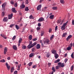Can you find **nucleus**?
<instances>
[{
  "label": "nucleus",
  "mask_w": 74,
  "mask_h": 74,
  "mask_svg": "<svg viewBox=\"0 0 74 74\" xmlns=\"http://www.w3.org/2000/svg\"><path fill=\"white\" fill-rule=\"evenodd\" d=\"M36 44H37V42H35L34 43L31 44V46L30 45H29L27 47V48L29 49H30V48H33V47H34V46L35 45H36Z\"/></svg>",
  "instance_id": "1"
},
{
  "label": "nucleus",
  "mask_w": 74,
  "mask_h": 74,
  "mask_svg": "<svg viewBox=\"0 0 74 74\" xmlns=\"http://www.w3.org/2000/svg\"><path fill=\"white\" fill-rule=\"evenodd\" d=\"M67 23H68V21H67L66 23H64V24L62 25L61 27V29L62 30H65V29H66L65 27H66V26L67 25Z\"/></svg>",
  "instance_id": "2"
},
{
  "label": "nucleus",
  "mask_w": 74,
  "mask_h": 74,
  "mask_svg": "<svg viewBox=\"0 0 74 74\" xmlns=\"http://www.w3.org/2000/svg\"><path fill=\"white\" fill-rule=\"evenodd\" d=\"M58 65L60 66V68L64 67V63H62L59 62L58 63Z\"/></svg>",
  "instance_id": "3"
},
{
  "label": "nucleus",
  "mask_w": 74,
  "mask_h": 74,
  "mask_svg": "<svg viewBox=\"0 0 74 74\" xmlns=\"http://www.w3.org/2000/svg\"><path fill=\"white\" fill-rule=\"evenodd\" d=\"M44 40H43V41H44V43L45 44L46 42L47 44H48V43L49 42V40L48 39L45 38Z\"/></svg>",
  "instance_id": "4"
},
{
  "label": "nucleus",
  "mask_w": 74,
  "mask_h": 74,
  "mask_svg": "<svg viewBox=\"0 0 74 74\" xmlns=\"http://www.w3.org/2000/svg\"><path fill=\"white\" fill-rule=\"evenodd\" d=\"M5 65L8 69V70H10V66L8 65V64L7 62H6Z\"/></svg>",
  "instance_id": "5"
},
{
  "label": "nucleus",
  "mask_w": 74,
  "mask_h": 74,
  "mask_svg": "<svg viewBox=\"0 0 74 74\" xmlns=\"http://www.w3.org/2000/svg\"><path fill=\"white\" fill-rule=\"evenodd\" d=\"M13 16V14L11 13L10 15H9L8 16V18L9 19H11Z\"/></svg>",
  "instance_id": "6"
},
{
  "label": "nucleus",
  "mask_w": 74,
  "mask_h": 74,
  "mask_svg": "<svg viewBox=\"0 0 74 74\" xmlns=\"http://www.w3.org/2000/svg\"><path fill=\"white\" fill-rule=\"evenodd\" d=\"M44 21V18L42 17H41L39 18L38 20V22H42V21Z\"/></svg>",
  "instance_id": "7"
},
{
  "label": "nucleus",
  "mask_w": 74,
  "mask_h": 74,
  "mask_svg": "<svg viewBox=\"0 0 74 74\" xmlns=\"http://www.w3.org/2000/svg\"><path fill=\"white\" fill-rule=\"evenodd\" d=\"M25 5L23 4H22L20 6V9H23V8H25Z\"/></svg>",
  "instance_id": "8"
},
{
  "label": "nucleus",
  "mask_w": 74,
  "mask_h": 74,
  "mask_svg": "<svg viewBox=\"0 0 74 74\" xmlns=\"http://www.w3.org/2000/svg\"><path fill=\"white\" fill-rule=\"evenodd\" d=\"M3 22H7L8 21V18L7 17H4L3 19Z\"/></svg>",
  "instance_id": "9"
},
{
  "label": "nucleus",
  "mask_w": 74,
  "mask_h": 74,
  "mask_svg": "<svg viewBox=\"0 0 74 74\" xmlns=\"http://www.w3.org/2000/svg\"><path fill=\"white\" fill-rule=\"evenodd\" d=\"M34 53H30L29 55V58H32V57L34 56Z\"/></svg>",
  "instance_id": "10"
},
{
  "label": "nucleus",
  "mask_w": 74,
  "mask_h": 74,
  "mask_svg": "<svg viewBox=\"0 0 74 74\" xmlns=\"http://www.w3.org/2000/svg\"><path fill=\"white\" fill-rule=\"evenodd\" d=\"M72 37V35H69L67 38H66V41H69V40L70 39V38H71Z\"/></svg>",
  "instance_id": "11"
},
{
  "label": "nucleus",
  "mask_w": 74,
  "mask_h": 74,
  "mask_svg": "<svg viewBox=\"0 0 74 74\" xmlns=\"http://www.w3.org/2000/svg\"><path fill=\"white\" fill-rule=\"evenodd\" d=\"M12 11L13 12H14V13H16L17 12L16 10L15 9V8H12Z\"/></svg>",
  "instance_id": "12"
},
{
  "label": "nucleus",
  "mask_w": 74,
  "mask_h": 74,
  "mask_svg": "<svg viewBox=\"0 0 74 74\" xmlns=\"http://www.w3.org/2000/svg\"><path fill=\"white\" fill-rule=\"evenodd\" d=\"M41 8V5H39L37 7V10L38 11L40 10V9Z\"/></svg>",
  "instance_id": "13"
},
{
  "label": "nucleus",
  "mask_w": 74,
  "mask_h": 74,
  "mask_svg": "<svg viewBox=\"0 0 74 74\" xmlns=\"http://www.w3.org/2000/svg\"><path fill=\"white\" fill-rule=\"evenodd\" d=\"M7 52V47H5L4 48V55H5L6 54V52Z\"/></svg>",
  "instance_id": "14"
},
{
  "label": "nucleus",
  "mask_w": 74,
  "mask_h": 74,
  "mask_svg": "<svg viewBox=\"0 0 74 74\" xmlns=\"http://www.w3.org/2000/svg\"><path fill=\"white\" fill-rule=\"evenodd\" d=\"M36 49H40V45L39 44H37L36 45Z\"/></svg>",
  "instance_id": "15"
},
{
  "label": "nucleus",
  "mask_w": 74,
  "mask_h": 74,
  "mask_svg": "<svg viewBox=\"0 0 74 74\" xmlns=\"http://www.w3.org/2000/svg\"><path fill=\"white\" fill-rule=\"evenodd\" d=\"M13 48L14 49V50H17V47H16V46L14 45L13 46Z\"/></svg>",
  "instance_id": "16"
},
{
  "label": "nucleus",
  "mask_w": 74,
  "mask_h": 74,
  "mask_svg": "<svg viewBox=\"0 0 74 74\" xmlns=\"http://www.w3.org/2000/svg\"><path fill=\"white\" fill-rule=\"evenodd\" d=\"M67 33H64L62 36V37H65L67 36Z\"/></svg>",
  "instance_id": "17"
},
{
  "label": "nucleus",
  "mask_w": 74,
  "mask_h": 74,
  "mask_svg": "<svg viewBox=\"0 0 74 74\" xmlns=\"http://www.w3.org/2000/svg\"><path fill=\"white\" fill-rule=\"evenodd\" d=\"M51 52L53 54H56V51L55 50H52L51 51Z\"/></svg>",
  "instance_id": "18"
},
{
  "label": "nucleus",
  "mask_w": 74,
  "mask_h": 74,
  "mask_svg": "<svg viewBox=\"0 0 74 74\" xmlns=\"http://www.w3.org/2000/svg\"><path fill=\"white\" fill-rule=\"evenodd\" d=\"M49 18L50 19H53L54 18V15H52L50 16Z\"/></svg>",
  "instance_id": "19"
},
{
  "label": "nucleus",
  "mask_w": 74,
  "mask_h": 74,
  "mask_svg": "<svg viewBox=\"0 0 74 74\" xmlns=\"http://www.w3.org/2000/svg\"><path fill=\"white\" fill-rule=\"evenodd\" d=\"M14 71V68L12 67L10 70V71L11 73H13Z\"/></svg>",
  "instance_id": "20"
},
{
  "label": "nucleus",
  "mask_w": 74,
  "mask_h": 74,
  "mask_svg": "<svg viewBox=\"0 0 74 74\" xmlns=\"http://www.w3.org/2000/svg\"><path fill=\"white\" fill-rule=\"evenodd\" d=\"M22 41V39L21 38H20L19 40L18 41V44H21V42Z\"/></svg>",
  "instance_id": "21"
},
{
  "label": "nucleus",
  "mask_w": 74,
  "mask_h": 74,
  "mask_svg": "<svg viewBox=\"0 0 74 74\" xmlns=\"http://www.w3.org/2000/svg\"><path fill=\"white\" fill-rule=\"evenodd\" d=\"M55 56L56 59H58V57H59V55H58V54H55Z\"/></svg>",
  "instance_id": "22"
},
{
  "label": "nucleus",
  "mask_w": 74,
  "mask_h": 74,
  "mask_svg": "<svg viewBox=\"0 0 74 74\" xmlns=\"http://www.w3.org/2000/svg\"><path fill=\"white\" fill-rule=\"evenodd\" d=\"M52 9L53 10H58V8H57V7H53L52 8Z\"/></svg>",
  "instance_id": "23"
},
{
  "label": "nucleus",
  "mask_w": 74,
  "mask_h": 74,
  "mask_svg": "<svg viewBox=\"0 0 74 74\" xmlns=\"http://www.w3.org/2000/svg\"><path fill=\"white\" fill-rule=\"evenodd\" d=\"M29 40H32V35H30L29 36Z\"/></svg>",
  "instance_id": "24"
},
{
  "label": "nucleus",
  "mask_w": 74,
  "mask_h": 74,
  "mask_svg": "<svg viewBox=\"0 0 74 74\" xmlns=\"http://www.w3.org/2000/svg\"><path fill=\"white\" fill-rule=\"evenodd\" d=\"M60 59H58L57 60H56L54 61V63H58V62H59L60 61Z\"/></svg>",
  "instance_id": "25"
},
{
  "label": "nucleus",
  "mask_w": 74,
  "mask_h": 74,
  "mask_svg": "<svg viewBox=\"0 0 74 74\" xmlns=\"http://www.w3.org/2000/svg\"><path fill=\"white\" fill-rule=\"evenodd\" d=\"M67 49L68 51H70V50H71V47L69 46L67 48Z\"/></svg>",
  "instance_id": "26"
},
{
  "label": "nucleus",
  "mask_w": 74,
  "mask_h": 74,
  "mask_svg": "<svg viewBox=\"0 0 74 74\" xmlns=\"http://www.w3.org/2000/svg\"><path fill=\"white\" fill-rule=\"evenodd\" d=\"M74 69V65H72L71 67V71H73V69Z\"/></svg>",
  "instance_id": "27"
},
{
  "label": "nucleus",
  "mask_w": 74,
  "mask_h": 74,
  "mask_svg": "<svg viewBox=\"0 0 74 74\" xmlns=\"http://www.w3.org/2000/svg\"><path fill=\"white\" fill-rule=\"evenodd\" d=\"M15 27L16 28V29L17 30H18V29H19L20 28H19V27L17 25H15Z\"/></svg>",
  "instance_id": "28"
},
{
  "label": "nucleus",
  "mask_w": 74,
  "mask_h": 74,
  "mask_svg": "<svg viewBox=\"0 0 74 74\" xmlns=\"http://www.w3.org/2000/svg\"><path fill=\"white\" fill-rule=\"evenodd\" d=\"M4 15H5V12H2L1 14V16L3 17V16H4Z\"/></svg>",
  "instance_id": "29"
},
{
  "label": "nucleus",
  "mask_w": 74,
  "mask_h": 74,
  "mask_svg": "<svg viewBox=\"0 0 74 74\" xmlns=\"http://www.w3.org/2000/svg\"><path fill=\"white\" fill-rule=\"evenodd\" d=\"M60 68V66L58 65V66H57L56 67V70H59V69Z\"/></svg>",
  "instance_id": "30"
},
{
  "label": "nucleus",
  "mask_w": 74,
  "mask_h": 74,
  "mask_svg": "<svg viewBox=\"0 0 74 74\" xmlns=\"http://www.w3.org/2000/svg\"><path fill=\"white\" fill-rule=\"evenodd\" d=\"M60 2L62 4H64L65 2L64 0H60Z\"/></svg>",
  "instance_id": "31"
},
{
  "label": "nucleus",
  "mask_w": 74,
  "mask_h": 74,
  "mask_svg": "<svg viewBox=\"0 0 74 74\" xmlns=\"http://www.w3.org/2000/svg\"><path fill=\"white\" fill-rule=\"evenodd\" d=\"M26 46H25V45L23 46V47H22L23 49H26Z\"/></svg>",
  "instance_id": "32"
},
{
  "label": "nucleus",
  "mask_w": 74,
  "mask_h": 74,
  "mask_svg": "<svg viewBox=\"0 0 74 74\" xmlns=\"http://www.w3.org/2000/svg\"><path fill=\"white\" fill-rule=\"evenodd\" d=\"M16 38V36L15 35L13 37V38H12V40L14 41V40H15Z\"/></svg>",
  "instance_id": "33"
},
{
  "label": "nucleus",
  "mask_w": 74,
  "mask_h": 74,
  "mask_svg": "<svg viewBox=\"0 0 74 74\" xmlns=\"http://www.w3.org/2000/svg\"><path fill=\"white\" fill-rule=\"evenodd\" d=\"M44 31H42L41 32V36H43V35H44Z\"/></svg>",
  "instance_id": "34"
},
{
  "label": "nucleus",
  "mask_w": 74,
  "mask_h": 74,
  "mask_svg": "<svg viewBox=\"0 0 74 74\" xmlns=\"http://www.w3.org/2000/svg\"><path fill=\"white\" fill-rule=\"evenodd\" d=\"M52 70L53 71V72H55V68L54 67H52Z\"/></svg>",
  "instance_id": "35"
},
{
  "label": "nucleus",
  "mask_w": 74,
  "mask_h": 74,
  "mask_svg": "<svg viewBox=\"0 0 74 74\" xmlns=\"http://www.w3.org/2000/svg\"><path fill=\"white\" fill-rule=\"evenodd\" d=\"M29 10V8H28V7H26L25 9V11H28Z\"/></svg>",
  "instance_id": "36"
},
{
  "label": "nucleus",
  "mask_w": 74,
  "mask_h": 74,
  "mask_svg": "<svg viewBox=\"0 0 74 74\" xmlns=\"http://www.w3.org/2000/svg\"><path fill=\"white\" fill-rule=\"evenodd\" d=\"M32 64L33 62H30L29 64H28V65H29V66H31L32 65Z\"/></svg>",
  "instance_id": "37"
},
{
  "label": "nucleus",
  "mask_w": 74,
  "mask_h": 74,
  "mask_svg": "<svg viewBox=\"0 0 74 74\" xmlns=\"http://www.w3.org/2000/svg\"><path fill=\"white\" fill-rule=\"evenodd\" d=\"M53 37H54V35H51L50 38V40H52V38H53Z\"/></svg>",
  "instance_id": "38"
},
{
  "label": "nucleus",
  "mask_w": 74,
  "mask_h": 74,
  "mask_svg": "<svg viewBox=\"0 0 74 74\" xmlns=\"http://www.w3.org/2000/svg\"><path fill=\"white\" fill-rule=\"evenodd\" d=\"M29 19H34V18L33 17V16L32 15H31L29 17Z\"/></svg>",
  "instance_id": "39"
},
{
  "label": "nucleus",
  "mask_w": 74,
  "mask_h": 74,
  "mask_svg": "<svg viewBox=\"0 0 74 74\" xmlns=\"http://www.w3.org/2000/svg\"><path fill=\"white\" fill-rule=\"evenodd\" d=\"M41 29V28L40 27H38L36 28V30L37 31H38V30H40Z\"/></svg>",
  "instance_id": "40"
},
{
  "label": "nucleus",
  "mask_w": 74,
  "mask_h": 74,
  "mask_svg": "<svg viewBox=\"0 0 74 74\" xmlns=\"http://www.w3.org/2000/svg\"><path fill=\"white\" fill-rule=\"evenodd\" d=\"M14 6L15 7H17L18 6V3H15L14 4Z\"/></svg>",
  "instance_id": "41"
},
{
  "label": "nucleus",
  "mask_w": 74,
  "mask_h": 74,
  "mask_svg": "<svg viewBox=\"0 0 74 74\" xmlns=\"http://www.w3.org/2000/svg\"><path fill=\"white\" fill-rule=\"evenodd\" d=\"M10 3L11 4H14V2L13 0H11Z\"/></svg>",
  "instance_id": "42"
},
{
  "label": "nucleus",
  "mask_w": 74,
  "mask_h": 74,
  "mask_svg": "<svg viewBox=\"0 0 74 74\" xmlns=\"http://www.w3.org/2000/svg\"><path fill=\"white\" fill-rule=\"evenodd\" d=\"M69 46L71 48L73 47V43H71L69 45Z\"/></svg>",
  "instance_id": "43"
},
{
  "label": "nucleus",
  "mask_w": 74,
  "mask_h": 74,
  "mask_svg": "<svg viewBox=\"0 0 74 74\" xmlns=\"http://www.w3.org/2000/svg\"><path fill=\"white\" fill-rule=\"evenodd\" d=\"M25 3L26 4H29V1H28V0H26L25 1Z\"/></svg>",
  "instance_id": "44"
},
{
  "label": "nucleus",
  "mask_w": 74,
  "mask_h": 74,
  "mask_svg": "<svg viewBox=\"0 0 74 74\" xmlns=\"http://www.w3.org/2000/svg\"><path fill=\"white\" fill-rule=\"evenodd\" d=\"M71 58H72L73 59H74V54L73 53H72L71 55Z\"/></svg>",
  "instance_id": "45"
},
{
  "label": "nucleus",
  "mask_w": 74,
  "mask_h": 74,
  "mask_svg": "<svg viewBox=\"0 0 74 74\" xmlns=\"http://www.w3.org/2000/svg\"><path fill=\"white\" fill-rule=\"evenodd\" d=\"M0 62H5V60H4V59H3L1 60Z\"/></svg>",
  "instance_id": "46"
},
{
  "label": "nucleus",
  "mask_w": 74,
  "mask_h": 74,
  "mask_svg": "<svg viewBox=\"0 0 74 74\" xmlns=\"http://www.w3.org/2000/svg\"><path fill=\"white\" fill-rule=\"evenodd\" d=\"M35 50V48H33L32 49V52H34Z\"/></svg>",
  "instance_id": "47"
},
{
  "label": "nucleus",
  "mask_w": 74,
  "mask_h": 74,
  "mask_svg": "<svg viewBox=\"0 0 74 74\" xmlns=\"http://www.w3.org/2000/svg\"><path fill=\"white\" fill-rule=\"evenodd\" d=\"M0 35L1 37H3L4 38L5 37V35L4 34L2 35L1 34Z\"/></svg>",
  "instance_id": "48"
},
{
  "label": "nucleus",
  "mask_w": 74,
  "mask_h": 74,
  "mask_svg": "<svg viewBox=\"0 0 74 74\" xmlns=\"http://www.w3.org/2000/svg\"><path fill=\"white\" fill-rule=\"evenodd\" d=\"M33 40L34 41H36V40H37V38H35L33 39Z\"/></svg>",
  "instance_id": "49"
},
{
  "label": "nucleus",
  "mask_w": 74,
  "mask_h": 74,
  "mask_svg": "<svg viewBox=\"0 0 74 74\" xmlns=\"http://www.w3.org/2000/svg\"><path fill=\"white\" fill-rule=\"evenodd\" d=\"M37 66H36V65H35L32 66V68L34 69H35V68H36Z\"/></svg>",
  "instance_id": "50"
},
{
  "label": "nucleus",
  "mask_w": 74,
  "mask_h": 74,
  "mask_svg": "<svg viewBox=\"0 0 74 74\" xmlns=\"http://www.w3.org/2000/svg\"><path fill=\"white\" fill-rule=\"evenodd\" d=\"M67 60H68L67 58H66L64 60V62L65 63H66Z\"/></svg>",
  "instance_id": "51"
},
{
  "label": "nucleus",
  "mask_w": 74,
  "mask_h": 74,
  "mask_svg": "<svg viewBox=\"0 0 74 74\" xmlns=\"http://www.w3.org/2000/svg\"><path fill=\"white\" fill-rule=\"evenodd\" d=\"M14 24H11L10 25V27H12L13 26H14Z\"/></svg>",
  "instance_id": "52"
},
{
  "label": "nucleus",
  "mask_w": 74,
  "mask_h": 74,
  "mask_svg": "<svg viewBox=\"0 0 74 74\" xmlns=\"http://www.w3.org/2000/svg\"><path fill=\"white\" fill-rule=\"evenodd\" d=\"M57 30H58V26H56L55 28V31H56Z\"/></svg>",
  "instance_id": "53"
},
{
  "label": "nucleus",
  "mask_w": 74,
  "mask_h": 74,
  "mask_svg": "<svg viewBox=\"0 0 74 74\" xmlns=\"http://www.w3.org/2000/svg\"><path fill=\"white\" fill-rule=\"evenodd\" d=\"M48 64L49 65V67H50L51 66V63L49 62Z\"/></svg>",
  "instance_id": "54"
},
{
  "label": "nucleus",
  "mask_w": 74,
  "mask_h": 74,
  "mask_svg": "<svg viewBox=\"0 0 74 74\" xmlns=\"http://www.w3.org/2000/svg\"><path fill=\"white\" fill-rule=\"evenodd\" d=\"M14 74H17V73H18V71H14Z\"/></svg>",
  "instance_id": "55"
},
{
  "label": "nucleus",
  "mask_w": 74,
  "mask_h": 74,
  "mask_svg": "<svg viewBox=\"0 0 74 74\" xmlns=\"http://www.w3.org/2000/svg\"><path fill=\"white\" fill-rule=\"evenodd\" d=\"M57 23H60V20H58L57 21Z\"/></svg>",
  "instance_id": "56"
},
{
  "label": "nucleus",
  "mask_w": 74,
  "mask_h": 74,
  "mask_svg": "<svg viewBox=\"0 0 74 74\" xmlns=\"http://www.w3.org/2000/svg\"><path fill=\"white\" fill-rule=\"evenodd\" d=\"M5 5H3V4L2 5V8H3V9H4V8L5 7Z\"/></svg>",
  "instance_id": "57"
},
{
  "label": "nucleus",
  "mask_w": 74,
  "mask_h": 74,
  "mask_svg": "<svg viewBox=\"0 0 74 74\" xmlns=\"http://www.w3.org/2000/svg\"><path fill=\"white\" fill-rule=\"evenodd\" d=\"M18 68H19L20 69V67H21V64H20L19 65H18Z\"/></svg>",
  "instance_id": "58"
},
{
  "label": "nucleus",
  "mask_w": 74,
  "mask_h": 74,
  "mask_svg": "<svg viewBox=\"0 0 74 74\" xmlns=\"http://www.w3.org/2000/svg\"><path fill=\"white\" fill-rule=\"evenodd\" d=\"M38 26H39V27H40L41 26V23H38Z\"/></svg>",
  "instance_id": "59"
},
{
  "label": "nucleus",
  "mask_w": 74,
  "mask_h": 74,
  "mask_svg": "<svg viewBox=\"0 0 74 74\" xmlns=\"http://www.w3.org/2000/svg\"><path fill=\"white\" fill-rule=\"evenodd\" d=\"M49 53H47V57L49 58Z\"/></svg>",
  "instance_id": "60"
},
{
  "label": "nucleus",
  "mask_w": 74,
  "mask_h": 74,
  "mask_svg": "<svg viewBox=\"0 0 74 74\" xmlns=\"http://www.w3.org/2000/svg\"><path fill=\"white\" fill-rule=\"evenodd\" d=\"M72 23L73 25H74V20H73L72 21Z\"/></svg>",
  "instance_id": "61"
},
{
  "label": "nucleus",
  "mask_w": 74,
  "mask_h": 74,
  "mask_svg": "<svg viewBox=\"0 0 74 74\" xmlns=\"http://www.w3.org/2000/svg\"><path fill=\"white\" fill-rule=\"evenodd\" d=\"M53 74V71H52V72H50L49 74Z\"/></svg>",
  "instance_id": "62"
},
{
  "label": "nucleus",
  "mask_w": 74,
  "mask_h": 74,
  "mask_svg": "<svg viewBox=\"0 0 74 74\" xmlns=\"http://www.w3.org/2000/svg\"><path fill=\"white\" fill-rule=\"evenodd\" d=\"M44 0H40L39 2H40V3H41L42 2V1H44Z\"/></svg>",
  "instance_id": "63"
},
{
  "label": "nucleus",
  "mask_w": 74,
  "mask_h": 74,
  "mask_svg": "<svg viewBox=\"0 0 74 74\" xmlns=\"http://www.w3.org/2000/svg\"><path fill=\"white\" fill-rule=\"evenodd\" d=\"M3 4L4 5H5H5H6V2L4 3Z\"/></svg>",
  "instance_id": "64"
}]
</instances>
